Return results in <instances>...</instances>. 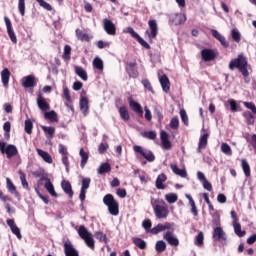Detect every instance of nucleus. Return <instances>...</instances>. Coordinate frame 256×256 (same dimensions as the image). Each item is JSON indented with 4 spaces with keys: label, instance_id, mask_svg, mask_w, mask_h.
<instances>
[{
    "label": "nucleus",
    "instance_id": "obj_7",
    "mask_svg": "<svg viewBox=\"0 0 256 256\" xmlns=\"http://www.w3.org/2000/svg\"><path fill=\"white\" fill-rule=\"evenodd\" d=\"M163 231H175V223L165 222L164 224H158L150 230L152 235H159Z\"/></svg>",
    "mask_w": 256,
    "mask_h": 256
},
{
    "label": "nucleus",
    "instance_id": "obj_49",
    "mask_svg": "<svg viewBox=\"0 0 256 256\" xmlns=\"http://www.w3.org/2000/svg\"><path fill=\"white\" fill-rule=\"evenodd\" d=\"M231 37L235 43H241V32L237 28L231 30Z\"/></svg>",
    "mask_w": 256,
    "mask_h": 256
},
{
    "label": "nucleus",
    "instance_id": "obj_50",
    "mask_svg": "<svg viewBox=\"0 0 256 256\" xmlns=\"http://www.w3.org/2000/svg\"><path fill=\"white\" fill-rule=\"evenodd\" d=\"M178 199H179V197L175 193H168V194L165 195V200L170 205H172L173 203H177Z\"/></svg>",
    "mask_w": 256,
    "mask_h": 256
},
{
    "label": "nucleus",
    "instance_id": "obj_19",
    "mask_svg": "<svg viewBox=\"0 0 256 256\" xmlns=\"http://www.w3.org/2000/svg\"><path fill=\"white\" fill-rule=\"evenodd\" d=\"M163 239H165V241H167V243H169L171 247H178L179 245V239L173 235V230L164 233Z\"/></svg>",
    "mask_w": 256,
    "mask_h": 256
},
{
    "label": "nucleus",
    "instance_id": "obj_30",
    "mask_svg": "<svg viewBox=\"0 0 256 256\" xmlns=\"http://www.w3.org/2000/svg\"><path fill=\"white\" fill-rule=\"evenodd\" d=\"M186 199H188V203L191 207V213L194 217H197L199 215V210L197 209V205L195 204V200L191 196V194H185Z\"/></svg>",
    "mask_w": 256,
    "mask_h": 256
},
{
    "label": "nucleus",
    "instance_id": "obj_37",
    "mask_svg": "<svg viewBox=\"0 0 256 256\" xmlns=\"http://www.w3.org/2000/svg\"><path fill=\"white\" fill-rule=\"evenodd\" d=\"M75 33H76V37L79 41H86V42L91 41V37L89 36V34L83 32V30L76 29Z\"/></svg>",
    "mask_w": 256,
    "mask_h": 256
},
{
    "label": "nucleus",
    "instance_id": "obj_26",
    "mask_svg": "<svg viewBox=\"0 0 256 256\" xmlns=\"http://www.w3.org/2000/svg\"><path fill=\"white\" fill-rule=\"evenodd\" d=\"M213 240L214 241H226L225 237V231H223V228L221 227H216L213 231Z\"/></svg>",
    "mask_w": 256,
    "mask_h": 256
},
{
    "label": "nucleus",
    "instance_id": "obj_58",
    "mask_svg": "<svg viewBox=\"0 0 256 256\" xmlns=\"http://www.w3.org/2000/svg\"><path fill=\"white\" fill-rule=\"evenodd\" d=\"M24 130L28 135H31V133H33V122H31L30 119L25 120Z\"/></svg>",
    "mask_w": 256,
    "mask_h": 256
},
{
    "label": "nucleus",
    "instance_id": "obj_60",
    "mask_svg": "<svg viewBox=\"0 0 256 256\" xmlns=\"http://www.w3.org/2000/svg\"><path fill=\"white\" fill-rule=\"evenodd\" d=\"M180 117L184 125H186L187 127L189 125V116H187V112L185 111V109L180 110Z\"/></svg>",
    "mask_w": 256,
    "mask_h": 256
},
{
    "label": "nucleus",
    "instance_id": "obj_33",
    "mask_svg": "<svg viewBox=\"0 0 256 256\" xmlns=\"http://www.w3.org/2000/svg\"><path fill=\"white\" fill-rule=\"evenodd\" d=\"M171 21L174 25H183L187 21V18L184 14H174L171 16Z\"/></svg>",
    "mask_w": 256,
    "mask_h": 256
},
{
    "label": "nucleus",
    "instance_id": "obj_32",
    "mask_svg": "<svg viewBox=\"0 0 256 256\" xmlns=\"http://www.w3.org/2000/svg\"><path fill=\"white\" fill-rule=\"evenodd\" d=\"M44 119H47L51 123H59V116L57 115V112H55L54 110L49 112L46 111L44 113Z\"/></svg>",
    "mask_w": 256,
    "mask_h": 256
},
{
    "label": "nucleus",
    "instance_id": "obj_47",
    "mask_svg": "<svg viewBox=\"0 0 256 256\" xmlns=\"http://www.w3.org/2000/svg\"><path fill=\"white\" fill-rule=\"evenodd\" d=\"M94 237L100 241V243H109V239L107 238V234L102 231H97L94 233Z\"/></svg>",
    "mask_w": 256,
    "mask_h": 256
},
{
    "label": "nucleus",
    "instance_id": "obj_23",
    "mask_svg": "<svg viewBox=\"0 0 256 256\" xmlns=\"http://www.w3.org/2000/svg\"><path fill=\"white\" fill-rule=\"evenodd\" d=\"M126 72L128 73L129 77H132V79H137V77H139L137 62L128 63V66L126 67Z\"/></svg>",
    "mask_w": 256,
    "mask_h": 256
},
{
    "label": "nucleus",
    "instance_id": "obj_34",
    "mask_svg": "<svg viewBox=\"0 0 256 256\" xmlns=\"http://www.w3.org/2000/svg\"><path fill=\"white\" fill-rule=\"evenodd\" d=\"M36 151L39 157H41L43 161H45V163H53V158L51 157V154L49 152H45L39 148H37Z\"/></svg>",
    "mask_w": 256,
    "mask_h": 256
},
{
    "label": "nucleus",
    "instance_id": "obj_15",
    "mask_svg": "<svg viewBox=\"0 0 256 256\" xmlns=\"http://www.w3.org/2000/svg\"><path fill=\"white\" fill-rule=\"evenodd\" d=\"M103 27L107 35H117V27L113 24V21L105 18L103 20Z\"/></svg>",
    "mask_w": 256,
    "mask_h": 256
},
{
    "label": "nucleus",
    "instance_id": "obj_38",
    "mask_svg": "<svg viewBox=\"0 0 256 256\" xmlns=\"http://www.w3.org/2000/svg\"><path fill=\"white\" fill-rule=\"evenodd\" d=\"M98 175H104V173H111V164L109 162L102 163L97 169Z\"/></svg>",
    "mask_w": 256,
    "mask_h": 256
},
{
    "label": "nucleus",
    "instance_id": "obj_5",
    "mask_svg": "<svg viewBox=\"0 0 256 256\" xmlns=\"http://www.w3.org/2000/svg\"><path fill=\"white\" fill-rule=\"evenodd\" d=\"M0 153H2V155H6L7 159H13V157H17V155H19V150L17 149V146L13 144H7L0 141Z\"/></svg>",
    "mask_w": 256,
    "mask_h": 256
},
{
    "label": "nucleus",
    "instance_id": "obj_43",
    "mask_svg": "<svg viewBox=\"0 0 256 256\" xmlns=\"http://www.w3.org/2000/svg\"><path fill=\"white\" fill-rule=\"evenodd\" d=\"M63 97L66 99V107H71V104L73 103V100L71 99V92L69 91V88L65 87L63 89Z\"/></svg>",
    "mask_w": 256,
    "mask_h": 256
},
{
    "label": "nucleus",
    "instance_id": "obj_31",
    "mask_svg": "<svg viewBox=\"0 0 256 256\" xmlns=\"http://www.w3.org/2000/svg\"><path fill=\"white\" fill-rule=\"evenodd\" d=\"M165 181H167V175H165V173L158 175L156 179V189H167V185L164 184Z\"/></svg>",
    "mask_w": 256,
    "mask_h": 256
},
{
    "label": "nucleus",
    "instance_id": "obj_53",
    "mask_svg": "<svg viewBox=\"0 0 256 256\" xmlns=\"http://www.w3.org/2000/svg\"><path fill=\"white\" fill-rule=\"evenodd\" d=\"M204 241H205V236L203 235V232H199L195 238V245H197V247H203Z\"/></svg>",
    "mask_w": 256,
    "mask_h": 256
},
{
    "label": "nucleus",
    "instance_id": "obj_2",
    "mask_svg": "<svg viewBox=\"0 0 256 256\" xmlns=\"http://www.w3.org/2000/svg\"><path fill=\"white\" fill-rule=\"evenodd\" d=\"M151 205L153 207L156 219H167V217H169V206L165 200L152 199Z\"/></svg>",
    "mask_w": 256,
    "mask_h": 256
},
{
    "label": "nucleus",
    "instance_id": "obj_46",
    "mask_svg": "<svg viewBox=\"0 0 256 256\" xmlns=\"http://www.w3.org/2000/svg\"><path fill=\"white\" fill-rule=\"evenodd\" d=\"M156 253H164L167 250V244L163 240H159L155 244Z\"/></svg>",
    "mask_w": 256,
    "mask_h": 256
},
{
    "label": "nucleus",
    "instance_id": "obj_12",
    "mask_svg": "<svg viewBox=\"0 0 256 256\" xmlns=\"http://www.w3.org/2000/svg\"><path fill=\"white\" fill-rule=\"evenodd\" d=\"M127 101L129 103L130 109L134 111V113H137L139 117H142L143 115V107H141V104L133 99V96H129L127 98Z\"/></svg>",
    "mask_w": 256,
    "mask_h": 256
},
{
    "label": "nucleus",
    "instance_id": "obj_61",
    "mask_svg": "<svg viewBox=\"0 0 256 256\" xmlns=\"http://www.w3.org/2000/svg\"><path fill=\"white\" fill-rule=\"evenodd\" d=\"M18 11L21 17H25V0H18Z\"/></svg>",
    "mask_w": 256,
    "mask_h": 256
},
{
    "label": "nucleus",
    "instance_id": "obj_28",
    "mask_svg": "<svg viewBox=\"0 0 256 256\" xmlns=\"http://www.w3.org/2000/svg\"><path fill=\"white\" fill-rule=\"evenodd\" d=\"M61 187L64 191V193H66V195H68V197L70 199H73V188L71 186V182L67 181V180H63L61 183Z\"/></svg>",
    "mask_w": 256,
    "mask_h": 256
},
{
    "label": "nucleus",
    "instance_id": "obj_27",
    "mask_svg": "<svg viewBox=\"0 0 256 256\" xmlns=\"http://www.w3.org/2000/svg\"><path fill=\"white\" fill-rule=\"evenodd\" d=\"M9 79H11V71H9V68H4L1 71V81L6 89L9 87Z\"/></svg>",
    "mask_w": 256,
    "mask_h": 256
},
{
    "label": "nucleus",
    "instance_id": "obj_18",
    "mask_svg": "<svg viewBox=\"0 0 256 256\" xmlns=\"http://www.w3.org/2000/svg\"><path fill=\"white\" fill-rule=\"evenodd\" d=\"M36 103L40 111H43L44 113L49 111V109H51V105L49 104V102H47L45 98H43V95L41 94H38Z\"/></svg>",
    "mask_w": 256,
    "mask_h": 256
},
{
    "label": "nucleus",
    "instance_id": "obj_1",
    "mask_svg": "<svg viewBox=\"0 0 256 256\" xmlns=\"http://www.w3.org/2000/svg\"><path fill=\"white\" fill-rule=\"evenodd\" d=\"M248 66L249 63L247 62V57L243 56L242 54L238 55L237 58L232 59L229 63L230 71H235V69H238L243 77H249V70L247 69Z\"/></svg>",
    "mask_w": 256,
    "mask_h": 256
},
{
    "label": "nucleus",
    "instance_id": "obj_36",
    "mask_svg": "<svg viewBox=\"0 0 256 256\" xmlns=\"http://www.w3.org/2000/svg\"><path fill=\"white\" fill-rule=\"evenodd\" d=\"M79 155L81 157L80 167L81 169H85V165H87V161H89V153L85 152V150L81 148Z\"/></svg>",
    "mask_w": 256,
    "mask_h": 256
},
{
    "label": "nucleus",
    "instance_id": "obj_62",
    "mask_svg": "<svg viewBox=\"0 0 256 256\" xmlns=\"http://www.w3.org/2000/svg\"><path fill=\"white\" fill-rule=\"evenodd\" d=\"M170 129L177 130L179 129V117L175 116L170 121Z\"/></svg>",
    "mask_w": 256,
    "mask_h": 256
},
{
    "label": "nucleus",
    "instance_id": "obj_21",
    "mask_svg": "<svg viewBox=\"0 0 256 256\" xmlns=\"http://www.w3.org/2000/svg\"><path fill=\"white\" fill-rule=\"evenodd\" d=\"M6 223L8 227L10 228V231H12L13 235H16L17 239H23V235H21V229L17 227V224H15L14 219H8L6 220Z\"/></svg>",
    "mask_w": 256,
    "mask_h": 256
},
{
    "label": "nucleus",
    "instance_id": "obj_4",
    "mask_svg": "<svg viewBox=\"0 0 256 256\" xmlns=\"http://www.w3.org/2000/svg\"><path fill=\"white\" fill-rule=\"evenodd\" d=\"M78 235L83 239L89 249H92V251L95 250V239H93V234L89 232L84 225L79 227Z\"/></svg>",
    "mask_w": 256,
    "mask_h": 256
},
{
    "label": "nucleus",
    "instance_id": "obj_52",
    "mask_svg": "<svg viewBox=\"0 0 256 256\" xmlns=\"http://www.w3.org/2000/svg\"><path fill=\"white\" fill-rule=\"evenodd\" d=\"M20 181L22 183V187L24 189H29V182H27V176L25 175V172L19 171Z\"/></svg>",
    "mask_w": 256,
    "mask_h": 256
},
{
    "label": "nucleus",
    "instance_id": "obj_54",
    "mask_svg": "<svg viewBox=\"0 0 256 256\" xmlns=\"http://www.w3.org/2000/svg\"><path fill=\"white\" fill-rule=\"evenodd\" d=\"M142 137H145L146 139H151L152 141H155L157 139V133L155 131H146L141 133Z\"/></svg>",
    "mask_w": 256,
    "mask_h": 256
},
{
    "label": "nucleus",
    "instance_id": "obj_6",
    "mask_svg": "<svg viewBox=\"0 0 256 256\" xmlns=\"http://www.w3.org/2000/svg\"><path fill=\"white\" fill-rule=\"evenodd\" d=\"M134 153H138V155H141L146 159V161H149V163H153L155 161V154L151 150H147L139 145L133 146Z\"/></svg>",
    "mask_w": 256,
    "mask_h": 256
},
{
    "label": "nucleus",
    "instance_id": "obj_57",
    "mask_svg": "<svg viewBox=\"0 0 256 256\" xmlns=\"http://www.w3.org/2000/svg\"><path fill=\"white\" fill-rule=\"evenodd\" d=\"M141 83L143 87L147 89V91H149L150 93H155V90H153V85H151L149 79H143Z\"/></svg>",
    "mask_w": 256,
    "mask_h": 256
},
{
    "label": "nucleus",
    "instance_id": "obj_25",
    "mask_svg": "<svg viewBox=\"0 0 256 256\" xmlns=\"http://www.w3.org/2000/svg\"><path fill=\"white\" fill-rule=\"evenodd\" d=\"M159 81L162 91H164V93H169V91H171V82L169 81V77L164 74L160 77Z\"/></svg>",
    "mask_w": 256,
    "mask_h": 256
},
{
    "label": "nucleus",
    "instance_id": "obj_56",
    "mask_svg": "<svg viewBox=\"0 0 256 256\" xmlns=\"http://www.w3.org/2000/svg\"><path fill=\"white\" fill-rule=\"evenodd\" d=\"M93 67H95V69H98V71H103V60H101V58L99 57L94 58Z\"/></svg>",
    "mask_w": 256,
    "mask_h": 256
},
{
    "label": "nucleus",
    "instance_id": "obj_22",
    "mask_svg": "<svg viewBox=\"0 0 256 256\" xmlns=\"http://www.w3.org/2000/svg\"><path fill=\"white\" fill-rule=\"evenodd\" d=\"M160 141H161L162 149L169 150L171 149V147H173V145L171 144V141H169V134H167V132L163 130L160 132Z\"/></svg>",
    "mask_w": 256,
    "mask_h": 256
},
{
    "label": "nucleus",
    "instance_id": "obj_64",
    "mask_svg": "<svg viewBox=\"0 0 256 256\" xmlns=\"http://www.w3.org/2000/svg\"><path fill=\"white\" fill-rule=\"evenodd\" d=\"M244 107H246V109H250V111H252V113H254V115H256V106L255 103L253 102H243Z\"/></svg>",
    "mask_w": 256,
    "mask_h": 256
},
{
    "label": "nucleus",
    "instance_id": "obj_24",
    "mask_svg": "<svg viewBox=\"0 0 256 256\" xmlns=\"http://www.w3.org/2000/svg\"><path fill=\"white\" fill-rule=\"evenodd\" d=\"M37 85V81L35 80V76L28 75L22 78V86L25 89H29L31 87H35Z\"/></svg>",
    "mask_w": 256,
    "mask_h": 256
},
{
    "label": "nucleus",
    "instance_id": "obj_39",
    "mask_svg": "<svg viewBox=\"0 0 256 256\" xmlns=\"http://www.w3.org/2000/svg\"><path fill=\"white\" fill-rule=\"evenodd\" d=\"M242 117H244L248 125H255V116L250 111H244Z\"/></svg>",
    "mask_w": 256,
    "mask_h": 256
},
{
    "label": "nucleus",
    "instance_id": "obj_16",
    "mask_svg": "<svg viewBox=\"0 0 256 256\" xmlns=\"http://www.w3.org/2000/svg\"><path fill=\"white\" fill-rule=\"evenodd\" d=\"M85 95H87V92L82 90L80 98V110L84 115H87V113H89V99H87Z\"/></svg>",
    "mask_w": 256,
    "mask_h": 256
},
{
    "label": "nucleus",
    "instance_id": "obj_42",
    "mask_svg": "<svg viewBox=\"0 0 256 256\" xmlns=\"http://www.w3.org/2000/svg\"><path fill=\"white\" fill-rule=\"evenodd\" d=\"M232 225L234 227V233L238 237H245V235H247V232L245 230H241V224L239 222H234Z\"/></svg>",
    "mask_w": 256,
    "mask_h": 256
},
{
    "label": "nucleus",
    "instance_id": "obj_45",
    "mask_svg": "<svg viewBox=\"0 0 256 256\" xmlns=\"http://www.w3.org/2000/svg\"><path fill=\"white\" fill-rule=\"evenodd\" d=\"M41 129L45 133V135H48L49 139H53V137L55 136V127L42 126Z\"/></svg>",
    "mask_w": 256,
    "mask_h": 256
},
{
    "label": "nucleus",
    "instance_id": "obj_59",
    "mask_svg": "<svg viewBox=\"0 0 256 256\" xmlns=\"http://www.w3.org/2000/svg\"><path fill=\"white\" fill-rule=\"evenodd\" d=\"M38 5H40V7H43V9H45L46 11H53V6H51V4L47 3L45 0H36Z\"/></svg>",
    "mask_w": 256,
    "mask_h": 256
},
{
    "label": "nucleus",
    "instance_id": "obj_35",
    "mask_svg": "<svg viewBox=\"0 0 256 256\" xmlns=\"http://www.w3.org/2000/svg\"><path fill=\"white\" fill-rule=\"evenodd\" d=\"M170 168L175 175H178L179 177L182 178L187 177V171L185 169H180L179 166H177V164H170Z\"/></svg>",
    "mask_w": 256,
    "mask_h": 256
},
{
    "label": "nucleus",
    "instance_id": "obj_40",
    "mask_svg": "<svg viewBox=\"0 0 256 256\" xmlns=\"http://www.w3.org/2000/svg\"><path fill=\"white\" fill-rule=\"evenodd\" d=\"M75 73L78 75V77L81 78L82 81H87L88 76H87V71L81 67V66H75Z\"/></svg>",
    "mask_w": 256,
    "mask_h": 256
},
{
    "label": "nucleus",
    "instance_id": "obj_8",
    "mask_svg": "<svg viewBox=\"0 0 256 256\" xmlns=\"http://www.w3.org/2000/svg\"><path fill=\"white\" fill-rule=\"evenodd\" d=\"M125 33H129V35H131V37L133 39H136V41H138V43L142 47H144V49H151V45H149V43H147V41H145L143 38H141V36H139L138 33L135 32V29H133V27L126 28Z\"/></svg>",
    "mask_w": 256,
    "mask_h": 256
},
{
    "label": "nucleus",
    "instance_id": "obj_11",
    "mask_svg": "<svg viewBox=\"0 0 256 256\" xmlns=\"http://www.w3.org/2000/svg\"><path fill=\"white\" fill-rule=\"evenodd\" d=\"M201 57L205 63H209V61H215L217 59V53L213 49L206 48L201 50Z\"/></svg>",
    "mask_w": 256,
    "mask_h": 256
},
{
    "label": "nucleus",
    "instance_id": "obj_3",
    "mask_svg": "<svg viewBox=\"0 0 256 256\" xmlns=\"http://www.w3.org/2000/svg\"><path fill=\"white\" fill-rule=\"evenodd\" d=\"M103 203L108 207L110 215L117 217L119 215V202L115 199L113 194H106L103 197Z\"/></svg>",
    "mask_w": 256,
    "mask_h": 256
},
{
    "label": "nucleus",
    "instance_id": "obj_41",
    "mask_svg": "<svg viewBox=\"0 0 256 256\" xmlns=\"http://www.w3.org/2000/svg\"><path fill=\"white\" fill-rule=\"evenodd\" d=\"M133 244L135 247H138V249H141L142 251L147 249V242L139 237L133 238Z\"/></svg>",
    "mask_w": 256,
    "mask_h": 256
},
{
    "label": "nucleus",
    "instance_id": "obj_48",
    "mask_svg": "<svg viewBox=\"0 0 256 256\" xmlns=\"http://www.w3.org/2000/svg\"><path fill=\"white\" fill-rule=\"evenodd\" d=\"M241 167L246 177H251V166H249V162H247V160L243 159L241 161Z\"/></svg>",
    "mask_w": 256,
    "mask_h": 256
},
{
    "label": "nucleus",
    "instance_id": "obj_63",
    "mask_svg": "<svg viewBox=\"0 0 256 256\" xmlns=\"http://www.w3.org/2000/svg\"><path fill=\"white\" fill-rule=\"evenodd\" d=\"M142 227H144L147 233H151V227H153V223L151 222L150 219H146L143 221Z\"/></svg>",
    "mask_w": 256,
    "mask_h": 256
},
{
    "label": "nucleus",
    "instance_id": "obj_51",
    "mask_svg": "<svg viewBox=\"0 0 256 256\" xmlns=\"http://www.w3.org/2000/svg\"><path fill=\"white\" fill-rule=\"evenodd\" d=\"M62 59H64V61H71V46L70 45L64 46V53L62 55Z\"/></svg>",
    "mask_w": 256,
    "mask_h": 256
},
{
    "label": "nucleus",
    "instance_id": "obj_13",
    "mask_svg": "<svg viewBox=\"0 0 256 256\" xmlns=\"http://www.w3.org/2000/svg\"><path fill=\"white\" fill-rule=\"evenodd\" d=\"M43 181H45L44 187H45L46 191H48V193L52 197H58L57 192H55V186H53L51 179H49L47 177H42V178H40L39 183H43Z\"/></svg>",
    "mask_w": 256,
    "mask_h": 256
},
{
    "label": "nucleus",
    "instance_id": "obj_17",
    "mask_svg": "<svg viewBox=\"0 0 256 256\" xmlns=\"http://www.w3.org/2000/svg\"><path fill=\"white\" fill-rule=\"evenodd\" d=\"M64 254L65 256H79V251L75 249L71 241L64 242Z\"/></svg>",
    "mask_w": 256,
    "mask_h": 256
},
{
    "label": "nucleus",
    "instance_id": "obj_29",
    "mask_svg": "<svg viewBox=\"0 0 256 256\" xmlns=\"http://www.w3.org/2000/svg\"><path fill=\"white\" fill-rule=\"evenodd\" d=\"M208 139H209L208 133H205L204 135H202L200 137L199 143H198V148H197V153H201V151H203V149H207Z\"/></svg>",
    "mask_w": 256,
    "mask_h": 256
},
{
    "label": "nucleus",
    "instance_id": "obj_44",
    "mask_svg": "<svg viewBox=\"0 0 256 256\" xmlns=\"http://www.w3.org/2000/svg\"><path fill=\"white\" fill-rule=\"evenodd\" d=\"M6 185L9 193H12V195H19V192L17 191V187L15 184H13V181H11L9 178H6Z\"/></svg>",
    "mask_w": 256,
    "mask_h": 256
},
{
    "label": "nucleus",
    "instance_id": "obj_20",
    "mask_svg": "<svg viewBox=\"0 0 256 256\" xmlns=\"http://www.w3.org/2000/svg\"><path fill=\"white\" fill-rule=\"evenodd\" d=\"M6 223L8 227L10 228V231H12L13 235H16L17 239H23V235H21V229L17 227V224H15L14 219H8L6 220Z\"/></svg>",
    "mask_w": 256,
    "mask_h": 256
},
{
    "label": "nucleus",
    "instance_id": "obj_55",
    "mask_svg": "<svg viewBox=\"0 0 256 256\" xmlns=\"http://www.w3.org/2000/svg\"><path fill=\"white\" fill-rule=\"evenodd\" d=\"M221 151L225 155H229V156L233 155V150H231V146H229V144H227V143H222Z\"/></svg>",
    "mask_w": 256,
    "mask_h": 256
},
{
    "label": "nucleus",
    "instance_id": "obj_14",
    "mask_svg": "<svg viewBox=\"0 0 256 256\" xmlns=\"http://www.w3.org/2000/svg\"><path fill=\"white\" fill-rule=\"evenodd\" d=\"M149 30H146L145 33L148 35L149 39H156L159 28L157 27V20H149L148 21Z\"/></svg>",
    "mask_w": 256,
    "mask_h": 256
},
{
    "label": "nucleus",
    "instance_id": "obj_9",
    "mask_svg": "<svg viewBox=\"0 0 256 256\" xmlns=\"http://www.w3.org/2000/svg\"><path fill=\"white\" fill-rule=\"evenodd\" d=\"M119 103H121V98H118L116 100V107L118 109V113L120 115V118L122 120H124L125 123H127V121H129V119H131V116L129 115V110L127 109V106H125V105L119 106Z\"/></svg>",
    "mask_w": 256,
    "mask_h": 256
},
{
    "label": "nucleus",
    "instance_id": "obj_10",
    "mask_svg": "<svg viewBox=\"0 0 256 256\" xmlns=\"http://www.w3.org/2000/svg\"><path fill=\"white\" fill-rule=\"evenodd\" d=\"M4 22L7 28V33L10 41L12 43L17 44V36L15 35V31L13 30V24L11 23V19L9 17L5 16L4 17Z\"/></svg>",
    "mask_w": 256,
    "mask_h": 256
}]
</instances>
